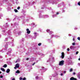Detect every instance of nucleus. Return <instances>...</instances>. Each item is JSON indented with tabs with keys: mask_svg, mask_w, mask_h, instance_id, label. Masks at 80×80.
I'll return each mask as SVG.
<instances>
[{
	"mask_svg": "<svg viewBox=\"0 0 80 80\" xmlns=\"http://www.w3.org/2000/svg\"><path fill=\"white\" fill-rule=\"evenodd\" d=\"M2 34L4 35H6L8 37H10L11 36V31L10 30H8L7 32H6L4 30L2 31Z\"/></svg>",
	"mask_w": 80,
	"mask_h": 80,
	"instance_id": "1",
	"label": "nucleus"
},
{
	"mask_svg": "<svg viewBox=\"0 0 80 80\" xmlns=\"http://www.w3.org/2000/svg\"><path fill=\"white\" fill-rule=\"evenodd\" d=\"M33 34H34V37H33V38H34V39H36V38H37V36H38L39 35L38 33H37L36 32H34L33 33Z\"/></svg>",
	"mask_w": 80,
	"mask_h": 80,
	"instance_id": "2",
	"label": "nucleus"
},
{
	"mask_svg": "<svg viewBox=\"0 0 80 80\" xmlns=\"http://www.w3.org/2000/svg\"><path fill=\"white\" fill-rule=\"evenodd\" d=\"M20 67V64L19 63H17L15 66V67L14 68V69H17V68H18Z\"/></svg>",
	"mask_w": 80,
	"mask_h": 80,
	"instance_id": "3",
	"label": "nucleus"
},
{
	"mask_svg": "<svg viewBox=\"0 0 80 80\" xmlns=\"http://www.w3.org/2000/svg\"><path fill=\"white\" fill-rule=\"evenodd\" d=\"M64 64V61L62 60L59 63V65L61 66L63 65Z\"/></svg>",
	"mask_w": 80,
	"mask_h": 80,
	"instance_id": "4",
	"label": "nucleus"
},
{
	"mask_svg": "<svg viewBox=\"0 0 80 80\" xmlns=\"http://www.w3.org/2000/svg\"><path fill=\"white\" fill-rule=\"evenodd\" d=\"M47 32L49 33V35H52L53 33V32L52 31H50V29H47L46 30Z\"/></svg>",
	"mask_w": 80,
	"mask_h": 80,
	"instance_id": "5",
	"label": "nucleus"
},
{
	"mask_svg": "<svg viewBox=\"0 0 80 80\" xmlns=\"http://www.w3.org/2000/svg\"><path fill=\"white\" fill-rule=\"evenodd\" d=\"M11 51H12V49L11 48H9L8 49V51L7 53V55H10V53H11Z\"/></svg>",
	"mask_w": 80,
	"mask_h": 80,
	"instance_id": "6",
	"label": "nucleus"
},
{
	"mask_svg": "<svg viewBox=\"0 0 80 80\" xmlns=\"http://www.w3.org/2000/svg\"><path fill=\"white\" fill-rule=\"evenodd\" d=\"M52 37H56V38H58V37H60V36H56V35H53V34L51 35V38Z\"/></svg>",
	"mask_w": 80,
	"mask_h": 80,
	"instance_id": "7",
	"label": "nucleus"
},
{
	"mask_svg": "<svg viewBox=\"0 0 80 80\" xmlns=\"http://www.w3.org/2000/svg\"><path fill=\"white\" fill-rule=\"evenodd\" d=\"M70 49H71V50H73L75 48V46H70Z\"/></svg>",
	"mask_w": 80,
	"mask_h": 80,
	"instance_id": "8",
	"label": "nucleus"
},
{
	"mask_svg": "<svg viewBox=\"0 0 80 80\" xmlns=\"http://www.w3.org/2000/svg\"><path fill=\"white\" fill-rule=\"evenodd\" d=\"M27 60H30V61H33V60H34V58H27L26 59Z\"/></svg>",
	"mask_w": 80,
	"mask_h": 80,
	"instance_id": "9",
	"label": "nucleus"
},
{
	"mask_svg": "<svg viewBox=\"0 0 80 80\" xmlns=\"http://www.w3.org/2000/svg\"><path fill=\"white\" fill-rule=\"evenodd\" d=\"M54 60V58L52 57V58H50L47 61V62H50L51 60Z\"/></svg>",
	"mask_w": 80,
	"mask_h": 80,
	"instance_id": "10",
	"label": "nucleus"
},
{
	"mask_svg": "<svg viewBox=\"0 0 80 80\" xmlns=\"http://www.w3.org/2000/svg\"><path fill=\"white\" fill-rule=\"evenodd\" d=\"M8 43H9L11 47H14V44H13V42H8Z\"/></svg>",
	"mask_w": 80,
	"mask_h": 80,
	"instance_id": "11",
	"label": "nucleus"
},
{
	"mask_svg": "<svg viewBox=\"0 0 80 80\" xmlns=\"http://www.w3.org/2000/svg\"><path fill=\"white\" fill-rule=\"evenodd\" d=\"M64 57H65V54H64V52H62L61 58H64Z\"/></svg>",
	"mask_w": 80,
	"mask_h": 80,
	"instance_id": "12",
	"label": "nucleus"
},
{
	"mask_svg": "<svg viewBox=\"0 0 80 80\" xmlns=\"http://www.w3.org/2000/svg\"><path fill=\"white\" fill-rule=\"evenodd\" d=\"M39 18H44V15H42L41 14H40Z\"/></svg>",
	"mask_w": 80,
	"mask_h": 80,
	"instance_id": "13",
	"label": "nucleus"
},
{
	"mask_svg": "<svg viewBox=\"0 0 80 80\" xmlns=\"http://www.w3.org/2000/svg\"><path fill=\"white\" fill-rule=\"evenodd\" d=\"M49 17L48 15H44V18H48Z\"/></svg>",
	"mask_w": 80,
	"mask_h": 80,
	"instance_id": "14",
	"label": "nucleus"
},
{
	"mask_svg": "<svg viewBox=\"0 0 80 80\" xmlns=\"http://www.w3.org/2000/svg\"><path fill=\"white\" fill-rule=\"evenodd\" d=\"M80 72H79L78 74L77 75L78 78L80 80Z\"/></svg>",
	"mask_w": 80,
	"mask_h": 80,
	"instance_id": "15",
	"label": "nucleus"
},
{
	"mask_svg": "<svg viewBox=\"0 0 80 80\" xmlns=\"http://www.w3.org/2000/svg\"><path fill=\"white\" fill-rule=\"evenodd\" d=\"M26 31H27V33H28V34H29L30 33V31H29V29H26Z\"/></svg>",
	"mask_w": 80,
	"mask_h": 80,
	"instance_id": "16",
	"label": "nucleus"
},
{
	"mask_svg": "<svg viewBox=\"0 0 80 80\" xmlns=\"http://www.w3.org/2000/svg\"><path fill=\"white\" fill-rule=\"evenodd\" d=\"M10 72V70L9 69H8L6 70L7 73H8Z\"/></svg>",
	"mask_w": 80,
	"mask_h": 80,
	"instance_id": "17",
	"label": "nucleus"
},
{
	"mask_svg": "<svg viewBox=\"0 0 80 80\" xmlns=\"http://www.w3.org/2000/svg\"><path fill=\"white\" fill-rule=\"evenodd\" d=\"M4 26H5L6 28H7L8 26V23H6L5 25Z\"/></svg>",
	"mask_w": 80,
	"mask_h": 80,
	"instance_id": "18",
	"label": "nucleus"
},
{
	"mask_svg": "<svg viewBox=\"0 0 80 80\" xmlns=\"http://www.w3.org/2000/svg\"><path fill=\"white\" fill-rule=\"evenodd\" d=\"M16 73H20V71H19V70H17V71L16 72Z\"/></svg>",
	"mask_w": 80,
	"mask_h": 80,
	"instance_id": "19",
	"label": "nucleus"
},
{
	"mask_svg": "<svg viewBox=\"0 0 80 80\" xmlns=\"http://www.w3.org/2000/svg\"><path fill=\"white\" fill-rule=\"evenodd\" d=\"M1 52H5V50H3V49H2L0 51Z\"/></svg>",
	"mask_w": 80,
	"mask_h": 80,
	"instance_id": "20",
	"label": "nucleus"
},
{
	"mask_svg": "<svg viewBox=\"0 0 80 80\" xmlns=\"http://www.w3.org/2000/svg\"><path fill=\"white\" fill-rule=\"evenodd\" d=\"M75 78L73 77H72L70 78V80H74Z\"/></svg>",
	"mask_w": 80,
	"mask_h": 80,
	"instance_id": "21",
	"label": "nucleus"
},
{
	"mask_svg": "<svg viewBox=\"0 0 80 80\" xmlns=\"http://www.w3.org/2000/svg\"><path fill=\"white\" fill-rule=\"evenodd\" d=\"M1 70H2V71H3V72H5V69H4L3 68H1Z\"/></svg>",
	"mask_w": 80,
	"mask_h": 80,
	"instance_id": "22",
	"label": "nucleus"
},
{
	"mask_svg": "<svg viewBox=\"0 0 80 80\" xmlns=\"http://www.w3.org/2000/svg\"><path fill=\"white\" fill-rule=\"evenodd\" d=\"M5 48H7L8 47V44H5Z\"/></svg>",
	"mask_w": 80,
	"mask_h": 80,
	"instance_id": "23",
	"label": "nucleus"
},
{
	"mask_svg": "<svg viewBox=\"0 0 80 80\" xmlns=\"http://www.w3.org/2000/svg\"><path fill=\"white\" fill-rule=\"evenodd\" d=\"M7 64H4V65L3 66V67H4V68H6V67H7Z\"/></svg>",
	"mask_w": 80,
	"mask_h": 80,
	"instance_id": "24",
	"label": "nucleus"
},
{
	"mask_svg": "<svg viewBox=\"0 0 80 80\" xmlns=\"http://www.w3.org/2000/svg\"><path fill=\"white\" fill-rule=\"evenodd\" d=\"M8 40V38H6L5 39H4V41H7Z\"/></svg>",
	"mask_w": 80,
	"mask_h": 80,
	"instance_id": "25",
	"label": "nucleus"
},
{
	"mask_svg": "<svg viewBox=\"0 0 80 80\" xmlns=\"http://www.w3.org/2000/svg\"><path fill=\"white\" fill-rule=\"evenodd\" d=\"M73 70L72 68H71L69 72H72V71Z\"/></svg>",
	"mask_w": 80,
	"mask_h": 80,
	"instance_id": "26",
	"label": "nucleus"
},
{
	"mask_svg": "<svg viewBox=\"0 0 80 80\" xmlns=\"http://www.w3.org/2000/svg\"><path fill=\"white\" fill-rule=\"evenodd\" d=\"M14 11L15 12H18V10L17 9H14Z\"/></svg>",
	"mask_w": 80,
	"mask_h": 80,
	"instance_id": "27",
	"label": "nucleus"
},
{
	"mask_svg": "<svg viewBox=\"0 0 80 80\" xmlns=\"http://www.w3.org/2000/svg\"><path fill=\"white\" fill-rule=\"evenodd\" d=\"M72 45L73 46H75V42L72 43Z\"/></svg>",
	"mask_w": 80,
	"mask_h": 80,
	"instance_id": "28",
	"label": "nucleus"
},
{
	"mask_svg": "<svg viewBox=\"0 0 80 80\" xmlns=\"http://www.w3.org/2000/svg\"><path fill=\"white\" fill-rule=\"evenodd\" d=\"M18 35H21V32H18Z\"/></svg>",
	"mask_w": 80,
	"mask_h": 80,
	"instance_id": "29",
	"label": "nucleus"
},
{
	"mask_svg": "<svg viewBox=\"0 0 80 80\" xmlns=\"http://www.w3.org/2000/svg\"><path fill=\"white\" fill-rule=\"evenodd\" d=\"M42 45V43H40L38 44V46H40V45Z\"/></svg>",
	"mask_w": 80,
	"mask_h": 80,
	"instance_id": "30",
	"label": "nucleus"
},
{
	"mask_svg": "<svg viewBox=\"0 0 80 80\" xmlns=\"http://www.w3.org/2000/svg\"><path fill=\"white\" fill-rule=\"evenodd\" d=\"M52 17L53 18H54V17H56V15H53L52 16Z\"/></svg>",
	"mask_w": 80,
	"mask_h": 80,
	"instance_id": "31",
	"label": "nucleus"
},
{
	"mask_svg": "<svg viewBox=\"0 0 80 80\" xmlns=\"http://www.w3.org/2000/svg\"><path fill=\"white\" fill-rule=\"evenodd\" d=\"M78 40H80V37H78Z\"/></svg>",
	"mask_w": 80,
	"mask_h": 80,
	"instance_id": "32",
	"label": "nucleus"
},
{
	"mask_svg": "<svg viewBox=\"0 0 80 80\" xmlns=\"http://www.w3.org/2000/svg\"><path fill=\"white\" fill-rule=\"evenodd\" d=\"M20 8V7H18L17 8L18 10H19Z\"/></svg>",
	"mask_w": 80,
	"mask_h": 80,
	"instance_id": "33",
	"label": "nucleus"
},
{
	"mask_svg": "<svg viewBox=\"0 0 80 80\" xmlns=\"http://www.w3.org/2000/svg\"><path fill=\"white\" fill-rule=\"evenodd\" d=\"M36 79H38V76L36 77Z\"/></svg>",
	"mask_w": 80,
	"mask_h": 80,
	"instance_id": "34",
	"label": "nucleus"
},
{
	"mask_svg": "<svg viewBox=\"0 0 80 80\" xmlns=\"http://www.w3.org/2000/svg\"><path fill=\"white\" fill-rule=\"evenodd\" d=\"M66 72H67L66 71H64L63 72V73L65 74V73H66Z\"/></svg>",
	"mask_w": 80,
	"mask_h": 80,
	"instance_id": "35",
	"label": "nucleus"
},
{
	"mask_svg": "<svg viewBox=\"0 0 80 80\" xmlns=\"http://www.w3.org/2000/svg\"><path fill=\"white\" fill-rule=\"evenodd\" d=\"M33 27H36V25H35V23H33Z\"/></svg>",
	"mask_w": 80,
	"mask_h": 80,
	"instance_id": "36",
	"label": "nucleus"
},
{
	"mask_svg": "<svg viewBox=\"0 0 80 80\" xmlns=\"http://www.w3.org/2000/svg\"><path fill=\"white\" fill-rule=\"evenodd\" d=\"M76 55H77L78 53V52L77 51V52H76Z\"/></svg>",
	"mask_w": 80,
	"mask_h": 80,
	"instance_id": "37",
	"label": "nucleus"
},
{
	"mask_svg": "<svg viewBox=\"0 0 80 80\" xmlns=\"http://www.w3.org/2000/svg\"><path fill=\"white\" fill-rule=\"evenodd\" d=\"M78 5H80V2L78 3Z\"/></svg>",
	"mask_w": 80,
	"mask_h": 80,
	"instance_id": "38",
	"label": "nucleus"
},
{
	"mask_svg": "<svg viewBox=\"0 0 80 80\" xmlns=\"http://www.w3.org/2000/svg\"><path fill=\"white\" fill-rule=\"evenodd\" d=\"M23 80H26V78H23L22 79Z\"/></svg>",
	"mask_w": 80,
	"mask_h": 80,
	"instance_id": "39",
	"label": "nucleus"
},
{
	"mask_svg": "<svg viewBox=\"0 0 80 80\" xmlns=\"http://www.w3.org/2000/svg\"><path fill=\"white\" fill-rule=\"evenodd\" d=\"M67 51H69L70 49H69V48H68L67 49Z\"/></svg>",
	"mask_w": 80,
	"mask_h": 80,
	"instance_id": "40",
	"label": "nucleus"
},
{
	"mask_svg": "<svg viewBox=\"0 0 80 80\" xmlns=\"http://www.w3.org/2000/svg\"><path fill=\"white\" fill-rule=\"evenodd\" d=\"M35 64V62H34V63H33V64H32V66H33V65H34Z\"/></svg>",
	"mask_w": 80,
	"mask_h": 80,
	"instance_id": "41",
	"label": "nucleus"
},
{
	"mask_svg": "<svg viewBox=\"0 0 80 80\" xmlns=\"http://www.w3.org/2000/svg\"><path fill=\"white\" fill-rule=\"evenodd\" d=\"M73 75H75V72H74L73 73H72Z\"/></svg>",
	"mask_w": 80,
	"mask_h": 80,
	"instance_id": "42",
	"label": "nucleus"
},
{
	"mask_svg": "<svg viewBox=\"0 0 80 80\" xmlns=\"http://www.w3.org/2000/svg\"><path fill=\"white\" fill-rule=\"evenodd\" d=\"M75 30H77L78 29V28H74Z\"/></svg>",
	"mask_w": 80,
	"mask_h": 80,
	"instance_id": "43",
	"label": "nucleus"
},
{
	"mask_svg": "<svg viewBox=\"0 0 80 80\" xmlns=\"http://www.w3.org/2000/svg\"><path fill=\"white\" fill-rule=\"evenodd\" d=\"M73 41H75V39L73 38L72 39Z\"/></svg>",
	"mask_w": 80,
	"mask_h": 80,
	"instance_id": "44",
	"label": "nucleus"
},
{
	"mask_svg": "<svg viewBox=\"0 0 80 80\" xmlns=\"http://www.w3.org/2000/svg\"><path fill=\"white\" fill-rule=\"evenodd\" d=\"M78 66H79L80 67V63H78Z\"/></svg>",
	"mask_w": 80,
	"mask_h": 80,
	"instance_id": "45",
	"label": "nucleus"
},
{
	"mask_svg": "<svg viewBox=\"0 0 80 80\" xmlns=\"http://www.w3.org/2000/svg\"><path fill=\"white\" fill-rule=\"evenodd\" d=\"M22 80V77H20V80Z\"/></svg>",
	"mask_w": 80,
	"mask_h": 80,
	"instance_id": "46",
	"label": "nucleus"
},
{
	"mask_svg": "<svg viewBox=\"0 0 80 80\" xmlns=\"http://www.w3.org/2000/svg\"><path fill=\"white\" fill-rule=\"evenodd\" d=\"M0 78H3V76H2V75L0 76Z\"/></svg>",
	"mask_w": 80,
	"mask_h": 80,
	"instance_id": "47",
	"label": "nucleus"
},
{
	"mask_svg": "<svg viewBox=\"0 0 80 80\" xmlns=\"http://www.w3.org/2000/svg\"><path fill=\"white\" fill-rule=\"evenodd\" d=\"M63 74L62 73H61L60 74L61 76H63Z\"/></svg>",
	"mask_w": 80,
	"mask_h": 80,
	"instance_id": "48",
	"label": "nucleus"
},
{
	"mask_svg": "<svg viewBox=\"0 0 80 80\" xmlns=\"http://www.w3.org/2000/svg\"><path fill=\"white\" fill-rule=\"evenodd\" d=\"M41 55L44 56L45 55H44L43 54H41Z\"/></svg>",
	"mask_w": 80,
	"mask_h": 80,
	"instance_id": "49",
	"label": "nucleus"
},
{
	"mask_svg": "<svg viewBox=\"0 0 80 80\" xmlns=\"http://www.w3.org/2000/svg\"><path fill=\"white\" fill-rule=\"evenodd\" d=\"M0 58H3V57H2V56H0Z\"/></svg>",
	"mask_w": 80,
	"mask_h": 80,
	"instance_id": "50",
	"label": "nucleus"
},
{
	"mask_svg": "<svg viewBox=\"0 0 80 80\" xmlns=\"http://www.w3.org/2000/svg\"><path fill=\"white\" fill-rule=\"evenodd\" d=\"M12 80H15V78H12Z\"/></svg>",
	"mask_w": 80,
	"mask_h": 80,
	"instance_id": "51",
	"label": "nucleus"
},
{
	"mask_svg": "<svg viewBox=\"0 0 80 80\" xmlns=\"http://www.w3.org/2000/svg\"><path fill=\"white\" fill-rule=\"evenodd\" d=\"M42 69H44V67H42Z\"/></svg>",
	"mask_w": 80,
	"mask_h": 80,
	"instance_id": "52",
	"label": "nucleus"
},
{
	"mask_svg": "<svg viewBox=\"0 0 80 80\" xmlns=\"http://www.w3.org/2000/svg\"><path fill=\"white\" fill-rule=\"evenodd\" d=\"M68 36H71V34H68Z\"/></svg>",
	"mask_w": 80,
	"mask_h": 80,
	"instance_id": "53",
	"label": "nucleus"
},
{
	"mask_svg": "<svg viewBox=\"0 0 80 80\" xmlns=\"http://www.w3.org/2000/svg\"><path fill=\"white\" fill-rule=\"evenodd\" d=\"M58 14H59V13L58 12H57V15H58Z\"/></svg>",
	"mask_w": 80,
	"mask_h": 80,
	"instance_id": "54",
	"label": "nucleus"
},
{
	"mask_svg": "<svg viewBox=\"0 0 80 80\" xmlns=\"http://www.w3.org/2000/svg\"><path fill=\"white\" fill-rule=\"evenodd\" d=\"M78 60L80 61V58L78 59Z\"/></svg>",
	"mask_w": 80,
	"mask_h": 80,
	"instance_id": "55",
	"label": "nucleus"
},
{
	"mask_svg": "<svg viewBox=\"0 0 80 80\" xmlns=\"http://www.w3.org/2000/svg\"><path fill=\"white\" fill-rule=\"evenodd\" d=\"M15 18H17V19H18V18L16 17Z\"/></svg>",
	"mask_w": 80,
	"mask_h": 80,
	"instance_id": "56",
	"label": "nucleus"
},
{
	"mask_svg": "<svg viewBox=\"0 0 80 80\" xmlns=\"http://www.w3.org/2000/svg\"><path fill=\"white\" fill-rule=\"evenodd\" d=\"M49 40H50V39H48V41H49Z\"/></svg>",
	"mask_w": 80,
	"mask_h": 80,
	"instance_id": "57",
	"label": "nucleus"
},
{
	"mask_svg": "<svg viewBox=\"0 0 80 80\" xmlns=\"http://www.w3.org/2000/svg\"><path fill=\"white\" fill-rule=\"evenodd\" d=\"M1 17H3V15H2Z\"/></svg>",
	"mask_w": 80,
	"mask_h": 80,
	"instance_id": "58",
	"label": "nucleus"
},
{
	"mask_svg": "<svg viewBox=\"0 0 80 80\" xmlns=\"http://www.w3.org/2000/svg\"><path fill=\"white\" fill-rule=\"evenodd\" d=\"M0 73H2V72H1V71H0Z\"/></svg>",
	"mask_w": 80,
	"mask_h": 80,
	"instance_id": "59",
	"label": "nucleus"
},
{
	"mask_svg": "<svg viewBox=\"0 0 80 80\" xmlns=\"http://www.w3.org/2000/svg\"><path fill=\"white\" fill-rule=\"evenodd\" d=\"M13 33H15V31H13Z\"/></svg>",
	"mask_w": 80,
	"mask_h": 80,
	"instance_id": "60",
	"label": "nucleus"
},
{
	"mask_svg": "<svg viewBox=\"0 0 80 80\" xmlns=\"http://www.w3.org/2000/svg\"><path fill=\"white\" fill-rule=\"evenodd\" d=\"M15 18L14 19V20H15Z\"/></svg>",
	"mask_w": 80,
	"mask_h": 80,
	"instance_id": "61",
	"label": "nucleus"
},
{
	"mask_svg": "<svg viewBox=\"0 0 80 80\" xmlns=\"http://www.w3.org/2000/svg\"><path fill=\"white\" fill-rule=\"evenodd\" d=\"M41 8L43 9V8Z\"/></svg>",
	"mask_w": 80,
	"mask_h": 80,
	"instance_id": "62",
	"label": "nucleus"
},
{
	"mask_svg": "<svg viewBox=\"0 0 80 80\" xmlns=\"http://www.w3.org/2000/svg\"><path fill=\"white\" fill-rule=\"evenodd\" d=\"M69 5L70 6V4H69Z\"/></svg>",
	"mask_w": 80,
	"mask_h": 80,
	"instance_id": "63",
	"label": "nucleus"
},
{
	"mask_svg": "<svg viewBox=\"0 0 80 80\" xmlns=\"http://www.w3.org/2000/svg\"><path fill=\"white\" fill-rule=\"evenodd\" d=\"M71 63H72V61H71Z\"/></svg>",
	"mask_w": 80,
	"mask_h": 80,
	"instance_id": "64",
	"label": "nucleus"
}]
</instances>
